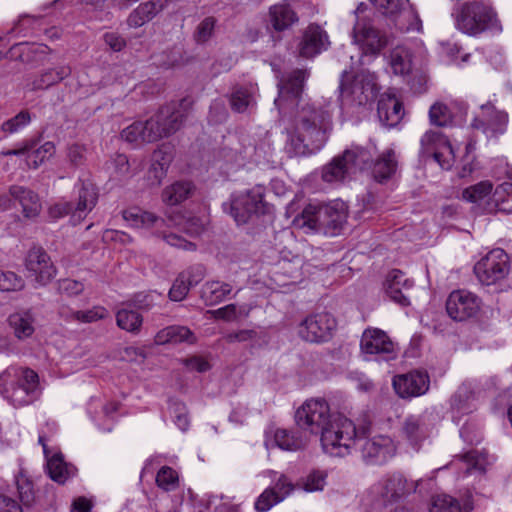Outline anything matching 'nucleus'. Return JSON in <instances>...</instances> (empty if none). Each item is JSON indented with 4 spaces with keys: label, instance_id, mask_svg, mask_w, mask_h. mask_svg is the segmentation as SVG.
Returning <instances> with one entry per match:
<instances>
[{
    "label": "nucleus",
    "instance_id": "1",
    "mask_svg": "<svg viewBox=\"0 0 512 512\" xmlns=\"http://www.w3.org/2000/svg\"><path fill=\"white\" fill-rule=\"evenodd\" d=\"M306 72L296 70L279 86L274 103L279 110L290 104L297 109L288 129L287 149L294 156H304L319 150L332 129V113L328 106L305 102L301 97Z\"/></svg>",
    "mask_w": 512,
    "mask_h": 512
},
{
    "label": "nucleus",
    "instance_id": "2",
    "mask_svg": "<svg viewBox=\"0 0 512 512\" xmlns=\"http://www.w3.org/2000/svg\"><path fill=\"white\" fill-rule=\"evenodd\" d=\"M299 428L315 436L320 435L324 451L332 456H344L366 433L343 415H332L327 401L321 398L306 400L295 413Z\"/></svg>",
    "mask_w": 512,
    "mask_h": 512
},
{
    "label": "nucleus",
    "instance_id": "3",
    "mask_svg": "<svg viewBox=\"0 0 512 512\" xmlns=\"http://www.w3.org/2000/svg\"><path fill=\"white\" fill-rule=\"evenodd\" d=\"M0 394L14 407L30 405L41 394L39 376L30 368L10 366L0 374Z\"/></svg>",
    "mask_w": 512,
    "mask_h": 512
},
{
    "label": "nucleus",
    "instance_id": "4",
    "mask_svg": "<svg viewBox=\"0 0 512 512\" xmlns=\"http://www.w3.org/2000/svg\"><path fill=\"white\" fill-rule=\"evenodd\" d=\"M348 207L341 200L328 204H308L295 219V224L307 231L323 232L326 235H337L345 225Z\"/></svg>",
    "mask_w": 512,
    "mask_h": 512
},
{
    "label": "nucleus",
    "instance_id": "5",
    "mask_svg": "<svg viewBox=\"0 0 512 512\" xmlns=\"http://www.w3.org/2000/svg\"><path fill=\"white\" fill-rule=\"evenodd\" d=\"M184 118V112L167 106L146 122H135L126 127L121 137L130 143L154 142L177 131Z\"/></svg>",
    "mask_w": 512,
    "mask_h": 512
},
{
    "label": "nucleus",
    "instance_id": "6",
    "mask_svg": "<svg viewBox=\"0 0 512 512\" xmlns=\"http://www.w3.org/2000/svg\"><path fill=\"white\" fill-rule=\"evenodd\" d=\"M414 489L413 483H408L401 474H392L383 477L373 484L364 494L362 505L367 512H377L385 505H393L407 501V497Z\"/></svg>",
    "mask_w": 512,
    "mask_h": 512
},
{
    "label": "nucleus",
    "instance_id": "7",
    "mask_svg": "<svg viewBox=\"0 0 512 512\" xmlns=\"http://www.w3.org/2000/svg\"><path fill=\"white\" fill-rule=\"evenodd\" d=\"M339 88L342 107L365 105L373 100L377 93L375 75L368 71H361L354 76L344 71Z\"/></svg>",
    "mask_w": 512,
    "mask_h": 512
},
{
    "label": "nucleus",
    "instance_id": "8",
    "mask_svg": "<svg viewBox=\"0 0 512 512\" xmlns=\"http://www.w3.org/2000/svg\"><path fill=\"white\" fill-rule=\"evenodd\" d=\"M461 197L484 211L492 212L501 204L512 200V184L504 183L494 190L490 181H481L465 188ZM503 209L512 211V206Z\"/></svg>",
    "mask_w": 512,
    "mask_h": 512
},
{
    "label": "nucleus",
    "instance_id": "9",
    "mask_svg": "<svg viewBox=\"0 0 512 512\" xmlns=\"http://www.w3.org/2000/svg\"><path fill=\"white\" fill-rule=\"evenodd\" d=\"M264 198L265 188L261 185L234 194L231 198V216L238 225H242L253 216L269 213L270 206Z\"/></svg>",
    "mask_w": 512,
    "mask_h": 512
},
{
    "label": "nucleus",
    "instance_id": "10",
    "mask_svg": "<svg viewBox=\"0 0 512 512\" xmlns=\"http://www.w3.org/2000/svg\"><path fill=\"white\" fill-rule=\"evenodd\" d=\"M459 25L470 35L484 31L492 34L502 32V25L491 7L483 3L466 4L459 18Z\"/></svg>",
    "mask_w": 512,
    "mask_h": 512
},
{
    "label": "nucleus",
    "instance_id": "11",
    "mask_svg": "<svg viewBox=\"0 0 512 512\" xmlns=\"http://www.w3.org/2000/svg\"><path fill=\"white\" fill-rule=\"evenodd\" d=\"M369 161L370 153L363 148L346 150L342 156L334 158L323 168V180L329 183L343 181L356 170L365 169Z\"/></svg>",
    "mask_w": 512,
    "mask_h": 512
},
{
    "label": "nucleus",
    "instance_id": "12",
    "mask_svg": "<svg viewBox=\"0 0 512 512\" xmlns=\"http://www.w3.org/2000/svg\"><path fill=\"white\" fill-rule=\"evenodd\" d=\"M511 261L501 248H495L483 256L474 266V273L483 285H496L509 275Z\"/></svg>",
    "mask_w": 512,
    "mask_h": 512
},
{
    "label": "nucleus",
    "instance_id": "13",
    "mask_svg": "<svg viewBox=\"0 0 512 512\" xmlns=\"http://www.w3.org/2000/svg\"><path fill=\"white\" fill-rule=\"evenodd\" d=\"M353 44L362 56L376 57L388 45L385 32L378 29L371 20L358 18L352 32Z\"/></svg>",
    "mask_w": 512,
    "mask_h": 512
},
{
    "label": "nucleus",
    "instance_id": "14",
    "mask_svg": "<svg viewBox=\"0 0 512 512\" xmlns=\"http://www.w3.org/2000/svg\"><path fill=\"white\" fill-rule=\"evenodd\" d=\"M362 354L377 356L378 359L391 361L397 358L399 349L388 334L378 328H367L360 340Z\"/></svg>",
    "mask_w": 512,
    "mask_h": 512
},
{
    "label": "nucleus",
    "instance_id": "15",
    "mask_svg": "<svg viewBox=\"0 0 512 512\" xmlns=\"http://www.w3.org/2000/svg\"><path fill=\"white\" fill-rule=\"evenodd\" d=\"M335 328V318L327 312H322L303 320L298 327V335L307 342L319 343L330 339Z\"/></svg>",
    "mask_w": 512,
    "mask_h": 512
},
{
    "label": "nucleus",
    "instance_id": "16",
    "mask_svg": "<svg viewBox=\"0 0 512 512\" xmlns=\"http://www.w3.org/2000/svg\"><path fill=\"white\" fill-rule=\"evenodd\" d=\"M480 308L478 297L467 290H455L446 301L448 315L456 321H464L475 316Z\"/></svg>",
    "mask_w": 512,
    "mask_h": 512
},
{
    "label": "nucleus",
    "instance_id": "17",
    "mask_svg": "<svg viewBox=\"0 0 512 512\" xmlns=\"http://www.w3.org/2000/svg\"><path fill=\"white\" fill-rule=\"evenodd\" d=\"M424 154H431L441 169L450 170L455 163L454 150L449 141L436 132L426 133L422 138Z\"/></svg>",
    "mask_w": 512,
    "mask_h": 512
},
{
    "label": "nucleus",
    "instance_id": "18",
    "mask_svg": "<svg viewBox=\"0 0 512 512\" xmlns=\"http://www.w3.org/2000/svg\"><path fill=\"white\" fill-rule=\"evenodd\" d=\"M25 267L40 285H46L56 276V269L49 255L40 247H33L28 251Z\"/></svg>",
    "mask_w": 512,
    "mask_h": 512
},
{
    "label": "nucleus",
    "instance_id": "19",
    "mask_svg": "<svg viewBox=\"0 0 512 512\" xmlns=\"http://www.w3.org/2000/svg\"><path fill=\"white\" fill-rule=\"evenodd\" d=\"M385 294L394 302L408 306L413 296L412 282L399 270L390 271L384 282Z\"/></svg>",
    "mask_w": 512,
    "mask_h": 512
},
{
    "label": "nucleus",
    "instance_id": "20",
    "mask_svg": "<svg viewBox=\"0 0 512 512\" xmlns=\"http://www.w3.org/2000/svg\"><path fill=\"white\" fill-rule=\"evenodd\" d=\"M293 484L281 475L274 487L266 488L256 499L254 506L257 512H267L273 506L283 501L293 491Z\"/></svg>",
    "mask_w": 512,
    "mask_h": 512
},
{
    "label": "nucleus",
    "instance_id": "21",
    "mask_svg": "<svg viewBox=\"0 0 512 512\" xmlns=\"http://www.w3.org/2000/svg\"><path fill=\"white\" fill-rule=\"evenodd\" d=\"M329 38L325 30L320 26L311 24L303 32L299 43V54L305 58H312L329 46Z\"/></svg>",
    "mask_w": 512,
    "mask_h": 512
},
{
    "label": "nucleus",
    "instance_id": "22",
    "mask_svg": "<svg viewBox=\"0 0 512 512\" xmlns=\"http://www.w3.org/2000/svg\"><path fill=\"white\" fill-rule=\"evenodd\" d=\"M77 199L73 203L72 222H81L95 207L98 200V193L95 186L88 181H81L76 184Z\"/></svg>",
    "mask_w": 512,
    "mask_h": 512
},
{
    "label": "nucleus",
    "instance_id": "23",
    "mask_svg": "<svg viewBox=\"0 0 512 512\" xmlns=\"http://www.w3.org/2000/svg\"><path fill=\"white\" fill-rule=\"evenodd\" d=\"M395 446L388 436L378 435L367 439L362 446V454L365 459L373 464L386 462L394 455Z\"/></svg>",
    "mask_w": 512,
    "mask_h": 512
},
{
    "label": "nucleus",
    "instance_id": "24",
    "mask_svg": "<svg viewBox=\"0 0 512 512\" xmlns=\"http://www.w3.org/2000/svg\"><path fill=\"white\" fill-rule=\"evenodd\" d=\"M70 73L71 69L69 66L59 65L55 68L44 70L38 75L27 77L23 88L26 92L45 90L67 78Z\"/></svg>",
    "mask_w": 512,
    "mask_h": 512
},
{
    "label": "nucleus",
    "instance_id": "25",
    "mask_svg": "<svg viewBox=\"0 0 512 512\" xmlns=\"http://www.w3.org/2000/svg\"><path fill=\"white\" fill-rule=\"evenodd\" d=\"M172 159L173 156L170 150L165 146L153 152L145 177L148 186L158 187L162 183Z\"/></svg>",
    "mask_w": 512,
    "mask_h": 512
},
{
    "label": "nucleus",
    "instance_id": "26",
    "mask_svg": "<svg viewBox=\"0 0 512 512\" xmlns=\"http://www.w3.org/2000/svg\"><path fill=\"white\" fill-rule=\"evenodd\" d=\"M38 442L43 447V451L47 459V471L50 478L57 483H65L70 477L74 475V467L67 464L64 461L63 456L59 453H55L52 456H49L45 438L42 435L39 436Z\"/></svg>",
    "mask_w": 512,
    "mask_h": 512
},
{
    "label": "nucleus",
    "instance_id": "27",
    "mask_svg": "<svg viewBox=\"0 0 512 512\" xmlns=\"http://www.w3.org/2000/svg\"><path fill=\"white\" fill-rule=\"evenodd\" d=\"M258 87L254 83L236 85L230 95L229 102L233 111L244 113L256 105Z\"/></svg>",
    "mask_w": 512,
    "mask_h": 512
},
{
    "label": "nucleus",
    "instance_id": "28",
    "mask_svg": "<svg viewBox=\"0 0 512 512\" xmlns=\"http://www.w3.org/2000/svg\"><path fill=\"white\" fill-rule=\"evenodd\" d=\"M268 21L275 31L281 32L291 28L299 18L294 8L282 1L269 8Z\"/></svg>",
    "mask_w": 512,
    "mask_h": 512
},
{
    "label": "nucleus",
    "instance_id": "29",
    "mask_svg": "<svg viewBox=\"0 0 512 512\" xmlns=\"http://www.w3.org/2000/svg\"><path fill=\"white\" fill-rule=\"evenodd\" d=\"M404 115L402 103L391 94H383L378 102V117L387 127L396 126Z\"/></svg>",
    "mask_w": 512,
    "mask_h": 512
},
{
    "label": "nucleus",
    "instance_id": "30",
    "mask_svg": "<svg viewBox=\"0 0 512 512\" xmlns=\"http://www.w3.org/2000/svg\"><path fill=\"white\" fill-rule=\"evenodd\" d=\"M123 218L129 226L135 229H156L155 233L157 235H159L158 229L164 224V220L162 218L139 208H130L125 210L123 212Z\"/></svg>",
    "mask_w": 512,
    "mask_h": 512
},
{
    "label": "nucleus",
    "instance_id": "31",
    "mask_svg": "<svg viewBox=\"0 0 512 512\" xmlns=\"http://www.w3.org/2000/svg\"><path fill=\"white\" fill-rule=\"evenodd\" d=\"M490 464L489 458L486 454L478 451H471L464 456L456 458L452 462V466L462 471V476L481 474L485 471L486 467Z\"/></svg>",
    "mask_w": 512,
    "mask_h": 512
},
{
    "label": "nucleus",
    "instance_id": "32",
    "mask_svg": "<svg viewBox=\"0 0 512 512\" xmlns=\"http://www.w3.org/2000/svg\"><path fill=\"white\" fill-rule=\"evenodd\" d=\"M202 278L203 274L199 268L183 271L176 278L169 291L170 299L172 301L183 300L188 294L190 288L197 285Z\"/></svg>",
    "mask_w": 512,
    "mask_h": 512
},
{
    "label": "nucleus",
    "instance_id": "33",
    "mask_svg": "<svg viewBox=\"0 0 512 512\" xmlns=\"http://www.w3.org/2000/svg\"><path fill=\"white\" fill-rule=\"evenodd\" d=\"M9 193L12 198L17 200L26 218H35L39 215L42 205L37 194L22 186L10 187Z\"/></svg>",
    "mask_w": 512,
    "mask_h": 512
},
{
    "label": "nucleus",
    "instance_id": "34",
    "mask_svg": "<svg viewBox=\"0 0 512 512\" xmlns=\"http://www.w3.org/2000/svg\"><path fill=\"white\" fill-rule=\"evenodd\" d=\"M390 65L393 72L397 75L407 76L414 68V50L413 47L398 45L390 54Z\"/></svg>",
    "mask_w": 512,
    "mask_h": 512
},
{
    "label": "nucleus",
    "instance_id": "35",
    "mask_svg": "<svg viewBox=\"0 0 512 512\" xmlns=\"http://www.w3.org/2000/svg\"><path fill=\"white\" fill-rule=\"evenodd\" d=\"M196 340L193 333L185 326H169L160 330L154 338L157 345H164L168 343H194Z\"/></svg>",
    "mask_w": 512,
    "mask_h": 512
},
{
    "label": "nucleus",
    "instance_id": "36",
    "mask_svg": "<svg viewBox=\"0 0 512 512\" xmlns=\"http://www.w3.org/2000/svg\"><path fill=\"white\" fill-rule=\"evenodd\" d=\"M472 507L468 504H462L457 498L439 493L431 497L429 502V512H470Z\"/></svg>",
    "mask_w": 512,
    "mask_h": 512
},
{
    "label": "nucleus",
    "instance_id": "37",
    "mask_svg": "<svg viewBox=\"0 0 512 512\" xmlns=\"http://www.w3.org/2000/svg\"><path fill=\"white\" fill-rule=\"evenodd\" d=\"M49 48L43 44L19 43L9 50L10 58L21 62H32L42 59L48 53Z\"/></svg>",
    "mask_w": 512,
    "mask_h": 512
},
{
    "label": "nucleus",
    "instance_id": "38",
    "mask_svg": "<svg viewBox=\"0 0 512 512\" xmlns=\"http://www.w3.org/2000/svg\"><path fill=\"white\" fill-rule=\"evenodd\" d=\"M397 167V160L394 150L383 151L373 165V175L376 180L383 181L391 177Z\"/></svg>",
    "mask_w": 512,
    "mask_h": 512
},
{
    "label": "nucleus",
    "instance_id": "39",
    "mask_svg": "<svg viewBox=\"0 0 512 512\" xmlns=\"http://www.w3.org/2000/svg\"><path fill=\"white\" fill-rule=\"evenodd\" d=\"M9 326L19 340L26 339L34 333V319L29 312H17L9 316Z\"/></svg>",
    "mask_w": 512,
    "mask_h": 512
},
{
    "label": "nucleus",
    "instance_id": "40",
    "mask_svg": "<svg viewBox=\"0 0 512 512\" xmlns=\"http://www.w3.org/2000/svg\"><path fill=\"white\" fill-rule=\"evenodd\" d=\"M193 192V185L188 181H177L164 188L162 201L167 205H177L188 199Z\"/></svg>",
    "mask_w": 512,
    "mask_h": 512
},
{
    "label": "nucleus",
    "instance_id": "41",
    "mask_svg": "<svg viewBox=\"0 0 512 512\" xmlns=\"http://www.w3.org/2000/svg\"><path fill=\"white\" fill-rule=\"evenodd\" d=\"M482 114L488 116L489 119L486 123L482 120L475 119L473 125L477 128L487 125L488 128L497 133H503L508 122V115L503 111H496L494 106L486 104L481 106Z\"/></svg>",
    "mask_w": 512,
    "mask_h": 512
},
{
    "label": "nucleus",
    "instance_id": "42",
    "mask_svg": "<svg viewBox=\"0 0 512 512\" xmlns=\"http://www.w3.org/2000/svg\"><path fill=\"white\" fill-rule=\"evenodd\" d=\"M116 323L120 329L138 334L143 324V317L138 311L123 307L116 313Z\"/></svg>",
    "mask_w": 512,
    "mask_h": 512
},
{
    "label": "nucleus",
    "instance_id": "43",
    "mask_svg": "<svg viewBox=\"0 0 512 512\" xmlns=\"http://www.w3.org/2000/svg\"><path fill=\"white\" fill-rule=\"evenodd\" d=\"M388 17L397 20L406 14H413L409 0H370Z\"/></svg>",
    "mask_w": 512,
    "mask_h": 512
},
{
    "label": "nucleus",
    "instance_id": "44",
    "mask_svg": "<svg viewBox=\"0 0 512 512\" xmlns=\"http://www.w3.org/2000/svg\"><path fill=\"white\" fill-rule=\"evenodd\" d=\"M451 405L458 413H469L477 408V398L466 385H463L452 398Z\"/></svg>",
    "mask_w": 512,
    "mask_h": 512
},
{
    "label": "nucleus",
    "instance_id": "45",
    "mask_svg": "<svg viewBox=\"0 0 512 512\" xmlns=\"http://www.w3.org/2000/svg\"><path fill=\"white\" fill-rule=\"evenodd\" d=\"M231 292V286L220 281L207 282L202 288V298L207 305H215Z\"/></svg>",
    "mask_w": 512,
    "mask_h": 512
},
{
    "label": "nucleus",
    "instance_id": "46",
    "mask_svg": "<svg viewBox=\"0 0 512 512\" xmlns=\"http://www.w3.org/2000/svg\"><path fill=\"white\" fill-rule=\"evenodd\" d=\"M61 315L69 321H77L80 323H92L108 316V310L103 306H94L87 311H75L66 313L61 311Z\"/></svg>",
    "mask_w": 512,
    "mask_h": 512
},
{
    "label": "nucleus",
    "instance_id": "47",
    "mask_svg": "<svg viewBox=\"0 0 512 512\" xmlns=\"http://www.w3.org/2000/svg\"><path fill=\"white\" fill-rule=\"evenodd\" d=\"M274 439L279 448L287 451H296L306 445L305 439L286 429H277Z\"/></svg>",
    "mask_w": 512,
    "mask_h": 512
},
{
    "label": "nucleus",
    "instance_id": "48",
    "mask_svg": "<svg viewBox=\"0 0 512 512\" xmlns=\"http://www.w3.org/2000/svg\"><path fill=\"white\" fill-rule=\"evenodd\" d=\"M55 153V146L52 142H45L36 149H32L29 145V150L26 152V161L29 167L38 168L42 163L51 158Z\"/></svg>",
    "mask_w": 512,
    "mask_h": 512
},
{
    "label": "nucleus",
    "instance_id": "49",
    "mask_svg": "<svg viewBox=\"0 0 512 512\" xmlns=\"http://www.w3.org/2000/svg\"><path fill=\"white\" fill-rule=\"evenodd\" d=\"M393 387L403 399H411L416 395V380L413 373L395 376Z\"/></svg>",
    "mask_w": 512,
    "mask_h": 512
},
{
    "label": "nucleus",
    "instance_id": "50",
    "mask_svg": "<svg viewBox=\"0 0 512 512\" xmlns=\"http://www.w3.org/2000/svg\"><path fill=\"white\" fill-rule=\"evenodd\" d=\"M452 111L443 102H435L429 110V119L431 124L436 126H446L452 121Z\"/></svg>",
    "mask_w": 512,
    "mask_h": 512
},
{
    "label": "nucleus",
    "instance_id": "51",
    "mask_svg": "<svg viewBox=\"0 0 512 512\" xmlns=\"http://www.w3.org/2000/svg\"><path fill=\"white\" fill-rule=\"evenodd\" d=\"M31 122V115L28 111H21L14 117L6 120L1 125V130L5 134H14L23 130Z\"/></svg>",
    "mask_w": 512,
    "mask_h": 512
},
{
    "label": "nucleus",
    "instance_id": "52",
    "mask_svg": "<svg viewBox=\"0 0 512 512\" xmlns=\"http://www.w3.org/2000/svg\"><path fill=\"white\" fill-rule=\"evenodd\" d=\"M24 279L12 271L0 270V291L16 292L24 288Z\"/></svg>",
    "mask_w": 512,
    "mask_h": 512
},
{
    "label": "nucleus",
    "instance_id": "53",
    "mask_svg": "<svg viewBox=\"0 0 512 512\" xmlns=\"http://www.w3.org/2000/svg\"><path fill=\"white\" fill-rule=\"evenodd\" d=\"M156 483L166 491L174 490L178 485V474L172 468L164 466L157 473Z\"/></svg>",
    "mask_w": 512,
    "mask_h": 512
},
{
    "label": "nucleus",
    "instance_id": "54",
    "mask_svg": "<svg viewBox=\"0 0 512 512\" xmlns=\"http://www.w3.org/2000/svg\"><path fill=\"white\" fill-rule=\"evenodd\" d=\"M248 312L249 310L245 306L238 308L235 304H229L214 310L211 313L216 319L234 321L241 316H247Z\"/></svg>",
    "mask_w": 512,
    "mask_h": 512
},
{
    "label": "nucleus",
    "instance_id": "55",
    "mask_svg": "<svg viewBox=\"0 0 512 512\" xmlns=\"http://www.w3.org/2000/svg\"><path fill=\"white\" fill-rule=\"evenodd\" d=\"M16 486L22 503L25 505L30 504L34 499L32 482L21 473L16 477Z\"/></svg>",
    "mask_w": 512,
    "mask_h": 512
},
{
    "label": "nucleus",
    "instance_id": "56",
    "mask_svg": "<svg viewBox=\"0 0 512 512\" xmlns=\"http://www.w3.org/2000/svg\"><path fill=\"white\" fill-rule=\"evenodd\" d=\"M73 210L74 208L72 202L60 199L49 206L48 215L51 219L54 220L62 218L66 215H70V219L72 220Z\"/></svg>",
    "mask_w": 512,
    "mask_h": 512
},
{
    "label": "nucleus",
    "instance_id": "57",
    "mask_svg": "<svg viewBox=\"0 0 512 512\" xmlns=\"http://www.w3.org/2000/svg\"><path fill=\"white\" fill-rule=\"evenodd\" d=\"M327 474L324 471H313L305 479L303 487L307 492L320 491L326 485Z\"/></svg>",
    "mask_w": 512,
    "mask_h": 512
},
{
    "label": "nucleus",
    "instance_id": "58",
    "mask_svg": "<svg viewBox=\"0 0 512 512\" xmlns=\"http://www.w3.org/2000/svg\"><path fill=\"white\" fill-rule=\"evenodd\" d=\"M207 505L213 512H238V506L222 496H211Z\"/></svg>",
    "mask_w": 512,
    "mask_h": 512
},
{
    "label": "nucleus",
    "instance_id": "59",
    "mask_svg": "<svg viewBox=\"0 0 512 512\" xmlns=\"http://www.w3.org/2000/svg\"><path fill=\"white\" fill-rule=\"evenodd\" d=\"M257 338V333L252 329H242L239 331L228 333L224 336L227 343H246L254 342Z\"/></svg>",
    "mask_w": 512,
    "mask_h": 512
},
{
    "label": "nucleus",
    "instance_id": "60",
    "mask_svg": "<svg viewBox=\"0 0 512 512\" xmlns=\"http://www.w3.org/2000/svg\"><path fill=\"white\" fill-rule=\"evenodd\" d=\"M158 236H162L164 238V240L170 246H173L176 248H180V249H183L186 251H192V250H195V248H196V245L194 243L187 241L184 238H182L181 236L176 235V234L165 235V234L159 233Z\"/></svg>",
    "mask_w": 512,
    "mask_h": 512
},
{
    "label": "nucleus",
    "instance_id": "61",
    "mask_svg": "<svg viewBox=\"0 0 512 512\" xmlns=\"http://www.w3.org/2000/svg\"><path fill=\"white\" fill-rule=\"evenodd\" d=\"M86 147L81 144H72L68 147L67 157L74 165H80L85 160Z\"/></svg>",
    "mask_w": 512,
    "mask_h": 512
},
{
    "label": "nucleus",
    "instance_id": "62",
    "mask_svg": "<svg viewBox=\"0 0 512 512\" xmlns=\"http://www.w3.org/2000/svg\"><path fill=\"white\" fill-rule=\"evenodd\" d=\"M184 364L189 370L197 372H206L211 368L209 362L200 356L188 358L184 361Z\"/></svg>",
    "mask_w": 512,
    "mask_h": 512
},
{
    "label": "nucleus",
    "instance_id": "63",
    "mask_svg": "<svg viewBox=\"0 0 512 512\" xmlns=\"http://www.w3.org/2000/svg\"><path fill=\"white\" fill-rule=\"evenodd\" d=\"M214 23L212 18H206L199 24L197 29L198 41L205 42L210 38L214 29Z\"/></svg>",
    "mask_w": 512,
    "mask_h": 512
},
{
    "label": "nucleus",
    "instance_id": "64",
    "mask_svg": "<svg viewBox=\"0 0 512 512\" xmlns=\"http://www.w3.org/2000/svg\"><path fill=\"white\" fill-rule=\"evenodd\" d=\"M103 38L105 43L115 52L121 51L126 46L125 39L117 33H105Z\"/></svg>",
    "mask_w": 512,
    "mask_h": 512
}]
</instances>
